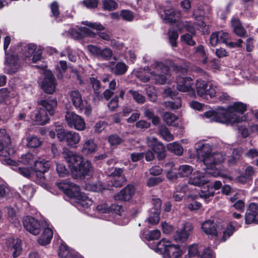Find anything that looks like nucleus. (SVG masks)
Listing matches in <instances>:
<instances>
[{"label": "nucleus", "mask_w": 258, "mask_h": 258, "mask_svg": "<svg viewBox=\"0 0 258 258\" xmlns=\"http://www.w3.org/2000/svg\"><path fill=\"white\" fill-rule=\"evenodd\" d=\"M198 159L203 162L207 166L206 173L196 171L190 177L188 183L196 186H202L209 182L207 177L221 176L220 171L213 168L215 164L221 163L224 160V156L222 153H212V147L208 144H199L197 148Z\"/></svg>", "instance_id": "1"}, {"label": "nucleus", "mask_w": 258, "mask_h": 258, "mask_svg": "<svg viewBox=\"0 0 258 258\" xmlns=\"http://www.w3.org/2000/svg\"><path fill=\"white\" fill-rule=\"evenodd\" d=\"M170 75L168 67L158 61L152 63L147 71L142 70L136 73L137 77L143 82H147L152 78L156 84L160 85L165 84Z\"/></svg>", "instance_id": "2"}, {"label": "nucleus", "mask_w": 258, "mask_h": 258, "mask_svg": "<svg viewBox=\"0 0 258 258\" xmlns=\"http://www.w3.org/2000/svg\"><path fill=\"white\" fill-rule=\"evenodd\" d=\"M47 99L41 101L42 107L35 114V118L33 115H32V119L34 120L37 124L43 125L47 123L49 119V115L53 114L54 109L57 106V101L55 98Z\"/></svg>", "instance_id": "3"}, {"label": "nucleus", "mask_w": 258, "mask_h": 258, "mask_svg": "<svg viewBox=\"0 0 258 258\" xmlns=\"http://www.w3.org/2000/svg\"><path fill=\"white\" fill-rule=\"evenodd\" d=\"M246 104L240 102H236L232 105H229L227 109H225L227 112L225 116L230 120H231V122H227V124L233 125L242 121L243 117L237 115L236 113L242 114L246 110Z\"/></svg>", "instance_id": "4"}, {"label": "nucleus", "mask_w": 258, "mask_h": 258, "mask_svg": "<svg viewBox=\"0 0 258 258\" xmlns=\"http://www.w3.org/2000/svg\"><path fill=\"white\" fill-rule=\"evenodd\" d=\"M229 38V35L228 33L223 31L215 32L210 36V43L212 46H216L219 43H224L230 48L240 47L243 42L242 40L239 39L237 42H229L227 40Z\"/></svg>", "instance_id": "5"}, {"label": "nucleus", "mask_w": 258, "mask_h": 258, "mask_svg": "<svg viewBox=\"0 0 258 258\" xmlns=\"http://www.w3.org/2000/svg\"><path fill=\"white\" fill-rule=\"evenodd\" d=\"M57 137L60 141L65 142L68 146L72 148H77L81 139L79 133L64 129H60L57 132Z\"/></svg>", "instance_id": "6"}, {"label": "nucleus", "mask_w": 258, "mask_h": 258, "mask_svg": "<svg viewBox=\"0 0 258 258\" xmlns=\"http://www.w3.org/2000/svg\"><path fill=\"white\" fill-rule=\"evenodd\" d=\"M23 55L27 62L30 63L32 60L35 63L41 58L42 50L36 44L29 43L24 47Z\"/></svg>", "instance_id": "7"}, {"label": "nucleus", "mask_w": 258, "mask_h": 258, "mask_svg": "<svg viewBox=\"0 0 258 258\" xmlns=\"http://www.w3.org/2000/svg\"><path fill=\"white\" fill-rule=\"evenodd\" d=\"M65 120L68 126L71 128L82 131L86 128L84 119L74 112L67 111L65 115Z\"/></svg>", "instance_id": "8"}, {"label": "nucleus", "mask_w": 258, "mask_h": 258, "mask_svg": "<svg viewBox=\"0 0 258 258\" xmlns=\"http://www.w3.org/2000/svg\"><path fill=\"white\" fill-rule=\"evenodd\" d=\"M43 75V79L41 81H39L41 87L45 93L52 94L55 90L56 85L55 79L49 70L44 71Z\"/></svg>", "instance_id": "9"}, {"label": "nucleus", "mask_w": 258, "mask_h": 258, "mask_svg": "<svg viewBox=\"0 0 258 258\" xmlns=\"http://www.w3.org/2000/svg\"><path fill=\"white\" fill-rule=\"evenodd\" d=\"M93 169L91 163L88 160H82L77 166H74L72 173L75 178H82L86 176H91Z\"/></svg>", "instance_id": "10"}, {"label": "nucleus", "mask_w": 258, "mask_h": 258, "mask_svg": "<svg viewBox=\"0 0 258 258\" xmlns=\"http://www.w3.org/2000/svg\"><path fill=\"white\" fill-rule=\"evenodd\" d=\"M196 88L198 95L201 97L209 96L215 97L216 94V87L211 83L198 79L196 83Z\"/></svg>", "instance_id": "11"}, {"label": "nucleus", "mask_w": 258, "mask_h": 258, "mask_svg": "<svg viewBox=\"0 0 258 258\" xmlns=\"http://www.w3.org/2000/svg\"><path fill=\"white\" fill-rule=\"evenodd\" d=\"M226 111L223 107H220L216 111H209L205 112V116L211 121L227 124V122L231 121L229 118L226 117Z\"/></svg>", "instance_id": "12"}, {"label": "nucleus", "mask_w": 258, "mask_h": 258, "mask_svg": "<svg viewBox=\"0 0 258 258\" xmlns=\"http://www.w3.org/2000/svg\"><path fill=\"white\" fill-rule=\"evenodd\" d=\"M23 225L25 229L31 234L37 235L41 231V224L35 218L31 216H26L23 219Z\"/></svg>", "instance_id": "13"}, {"label": "nucleus", "mask_w": 258, "mask_h": 258, "mask_svg": "<svg viewBox=\"0 0 258 258\" xmlns=\"http://www.w3.org/2000/svg\"><path fill=\"white\" fill-rule=\"evenodd\" d=\"M63 158L69 163L71 172L74 170V166H77L83 160L82 156L79 155L67 148H64L62 152Z\"/></svg>", "instance_id": "14"}, {"label": "nucleus", "mask_w": 258, "mask_h": 258, "mask_svg": "<svg viewBox=\"0 0 258 258\" xmlns=\"http://www.w3.org/2000/svg\"><path fill=\"white\" fill-rule=\"evenodd\" d=\"M245 221L247 224H258V203H251L245 213Z\"/></svg>", "instance_id": "15"}, {"label": "nucleus", "mask_w": 258, "mask_h": 258, "mask_svg": "<svg viewBox=\"0 0 258 258\" xmlns=\"http://www.w3.org/2000/svg\"><path fill=\"white\" fill-rule=\"evenodd\" d=\"M135 192L134 186L129 184L121 190L120 192L116 194L114 196V198L115 201H128L132 199Z\"/></svg>", "instance_id": "16"}, {"label": "nucleus", "mask_w": 258, "mask_h": 258, "mask_svg": "<svg viewBox=\"0 0 258 258\" xmlns=\"http://www.w3.org/2000/svg\"><path fill=\"white\" fill-rule=\"evenodd\" d=\"M193 227L191 224L186 223L183 227L177 230L173 235V238L176 242H184L191 233Z\"/></svg>", "instance_id": "17"}, {"label": "nucleus", "mask_w": 258, "mask_h": 258, "mask_svg": "<svg viewBox=\"0 0 258 258\" xmlns=\"http://www.w3.org/2000/svg\"><path fill=\"white\" fill-rule=\"evenodd\" d=\"M69 33L71 37L74 39H81L82 38L89 36L90 37H94L95 33L93 32L89 28L84 27H77L76 28H71L69 31Z\"/></svg>", "instance_id": "18"}, {"label": "nucleus", "mask_w": 258, "mask_h": 258, "mask_svg": "<svg viewBox=\"0 0 258 258\" xmlns=\"http://www.w3.org/2000/svg\"><path fill=\"white\" fill-rule=\"evenodd\" d=\"M160 15L164 22L166 23L175 22L180 17V13L173 8L160 11Z\"/></svg>", "instance_id": "19"}, {"label": "nucleus", "mask_w": 258, "mask_h": 258, "mask_svg": "<svg viewBox=\"0 0 258 258\" xmlns=\"http://www.w3.org/2000/svg\"><path fill=\"white\" fill-rule=\"evenodd\" d=\"M177 89L180 92L193 91L192 85L193 81L190 77H179L176 81Z\"/></svg>", "instance_id": "20"}, {"label": "nucleus", "mask_w": 258, "mask_h": 258, "mask_svg": "<svg viewBox=\"0 0 258 258\" xmlns=\"http://www.w3.org/2000/svg\"><path fill=\"white\" fill-rule=\"evenodd\" d=\"M82 24L99 31V32L97 33V34L101 39L106 41H110L111 40V37L108 33L106 32H101V31L104 30L105 27L100 23H91L88 21H83Z\"/></svg>", "instance_id": "21"}, {"label": "nucleus", "mask_w": 258, "mask_h": 258, "mask_svg": "<svg viewBox=\"0 0 258 258\" xmlns=\"http://www.w3.org/2000/svg\"><path fill=\"white\" fill-rule=\"evenodd\" d=\"M6 243L9 250L12 252L13 257H18L22 251L20 241L18 239L9 238L8 239Z\"/></svg>", "instance_id": "22"}, {"label": "nucleus", "mask_w": 258, "mask_h": 258, "mask_svg": "<svg viewBox=\"0 0 258 258\" xmlns=\"http://www.w3.org/2000/svg\"><path fill=\"white\" fill-rule=\"evenodd\" d=\"M6 65L9 70V73H14L20 66L18 57L14 55H7L6 57Z\"/></svg>", "instance_id": "23"}, {"label": "nucleus", "mask_w": 258, "mask_h": 258, "mask_svg": "<svg viewBox=\"0 0 258 258\" xmlns=\"http://www.w3.org/2000/svg\"><path fill=\"white\" fill-rule=\"evenodd\" d=\"M73 103L76 108L79 109L80 110L85 109V114L89 115L91 113V108L90 104L88 103V101L86 98H71Z\"/></svg>", "instance_id": "24"}, {"label": "nucleus", "mask_w": 258, "mask_h": 258, "mask_svg": "<svg viewBox=\"0 0 258 258\" xmlns=\"http://www.w3.org/2000/svg\"><path fill=\"white\" fill-rule=\"evenodd\" d=\"M202 229L207 235L212 237H216L218 235L217 225L213 221L207 220L202 225Z\"/></svg>", "instance_id": "25"}, {"label": "nucleus", "mask_w": 258, "mask_h": 258, "mask_svg": "<svg viewBox=\"0 0 258 258\" xmlns=\"http://www.w3.org/2000/svg\"><path fill=\"white\" fill-rule=\"evenodd\" d=\"M254 174V170L253 168L251 166H248L246 168L244 172L236 177V180L239 183L244 184L247 181L251 180Z\"/></svg>", "instance_id": "26"}, {"label": "nucleus", "mask_w": 258, "mask_h": 258, "mask_svg": "<svg viewBox=\"0 0 258 258\" xmlns=\"http://www.w3.org/2000/svg\"><path fill=\"white\" fill-rule=\"evenodd\" d=\"M97 146L93 140L89 139L84 141L82 144L81 152L84 154H91L97 151Z\"/></svg>", "instance_id": "27"}, {"label": "nucleus", "mask_w": 258, "mask_h": 258, "mask_svg": "<svg viewBox=\"0 0 258 258\" xmlns=\"http://www.w3.org/2000/svg\"><path fill=\"white\" fill-rule=\"evenodd\" d=\"M181 255V251L178 245L173 244L170 242L164 255L168 258H178Z\"/></svg>", "instance_id": "28"}, {"label": "nucleus", "mask_w": 258, "mask_h": 258, "mask_svg": "<svg viewBox=\"0 0 258 258\" xmlns=\"http://www.w3.org/2000/svg\"><path fill=\"white\" fill-rule=\"evenodd\" d=\"M58 256L59 258H79L75 251L70 250L68 247L64 244H61L59 246Z\"/></svg>", "instance_id": "29"}, {"label": "nucleus", "mask_w": 258, "mask_h": 258, "mask_svg": "<svg viewBox=\"0 0 258 258\" xmlns=\"http://www.w3.org/2000/svg\"><path fill=\"white\" fill-rule=\"evenodd\" d=\"M53 236V232L49 228H45L43 233L38 239V243L42 245H45L50 243Z\"/></svg>", "instance_id": "30"}, {"label": "nucleus", "mask_w": 258, "mask_h": 258, "mask_svg": "<svg viewBox=\"0 0 258 258\" xmlns=\"http://www.w3.org/2000/svg\"><path fill=\"white\" fill-rule=\"evenodd\" d=\"M96 208L97 211L101 213H109L110 211L113 210L115 211L116 214H120V211L121 210L122 207L120 206L115 205H112L110 207L106 203H104L98 205Z\"/></svg>", "instance_id": "31"}, {"label": "nucleus", "mask_w": 258, "mask_h": 258, "mask_svg": "<svg viewBox=\"0 0 258 258\" xmlns=\"http://www.w3.org/2000/svg\"><path fill=\"white\" fill-rule=\"evenodd\" d=\"M50 168V163L45 159H39L34 162L33 170L35 171L47 172Z\"/></svg>", "instance_id": "32"}, {"label": "nucleus", "mask_w": 258, "mask_h": 258, "mask_svg": "<svg viewBox=\"0 0 258 258\" xmlns=\"http://www.w3.org/2000/svg\"><path fill=\"white\" fill-rule=\"evenodd\" d=\"M232 26L233 27L234 32L238 36L243 37L246 33V31L242 26L239 20L237 18H233L231 20Z\"/></svg>", "instance_id": "33"}, {"label": "nucleus", "mask_w": 258, "mask_h": 258, "mask_svg": "<svg viewBox=\"0 0 258 258\" xmlns=\"http://www.w3.org/2000/svg\"><path fill=\"white\" fill-rule=\"evenodd\" d=\"M128 67L123 62H118L114 67L110 68V71L116 76H120L124 74Z\"/></svg>", "instance_id": "34"}, {"label": "nucleus", "mask_w": 258, "mask_h": 258, "mask_svg": "<svg viewBox=\"0 0 258 258\" xmlns=\"http://www.w3.org/2000/svg\"><path fill=\"white\" fill-rule=\"evenodd\" d=\"M242 152L241 149H234L232 155L228 157L227 162L228 164L229 165H235L240 160Z\"/></svg>", "instance_id": "35"}, {"label": "nucleus", "mask_w": 258, "mask_h": 258, "mask_svg": "<svg viewBox=\"0 0 258 258\" xmlns=\"http://www.w3.org/2000/svg\"><path fill=\"white\" fill-rule=\"evenodd\" d=\"M194 55L199 58H203V64L207 63V56L205 47L203 45H199L194 48Z\"/></svg>", "instance_id": "36"}, {"label": "nucleus", "mask_w": 258, "mask_h": 258, "mask_svg": "<svg viewBox=\"0 0 258 258\" xmlns=\"http://www.w3.org/2000/svg\"><path fill=\"white\" fill-rule=\"evenodd\" d=\"M69 191L68 196L70 198L76 199L80 197H82L84 199L85 198V194L80 191V187L73 183H72L71 187L70 188Z\"/></svg>", "instance_id": "37"}, {"label": "nucleus", "mask_w": 258, "mask_h": 258, "mask_svg": "<svg viewBox=\"0 0 258 258\" xmlns=\"http://www.w3.org/2000/svg\"><path fill=\"white\" fill-rule=\"evenodd\" d=\"M17 172L19 173L25 177L34 179L33 170L32 168L28 167H16L14 168Z\"/></svg>", "instance_id": "38"}, {"label": "nucleus", "mask_w": 258, "mask_h": 258, "mask_svg": "<svg viewBox=\"0 0 258 258\" xmlns=\"http://www.w3.org/2000/svg\"><path fill=\"white\" fill-rule=\"evenodd\" d=\"M194 16L195 17L197 22V25L200 27H206V25L204 21V12L202 10L197 9L194 12Z\"/></svg>", "instance_id": "39"}, {"label": "nucleus", "mask_w": 258, "mask_h": 258, "mask_svg": "<svg viewBox=\"0 0 258 258\" xmlns=\"http://www.w3.org/2000/svg\"><path fill=\"white\" fill-rule=\"evenodd\" d=\"M193 168L188 165H180L178 169V175L181 177H187L191 174Z\"/></svg>", "instance_id": "40"}, {"label": "nucleus", "mask_w": 258, "mask_h": 258, "mask_svg": "<svg viewBox=\"0 0 258 258\" xmlns=\"http://www.w3.org/2000/svg\"><path fill=\"white\" fill-rule=\"evenodd\" d=\"M161 236V232L158 229L151 230L146 234L141 235L142 239H145L148 241L154 240L158 239Z\"/></svg>", "instance_id": "41"}, {"label": "nucleus", "mask_w": 258, "mask_h": 258, "mask_svg": "<svg viewBox=\"0 0 258 258\" xmlns=\"http://www.w3.org/2000/svg\"><path fill=\"white\" fill-rule=\"evenodd\" d=\"M152 150L157 154L159 160H162L165 157V148L161 142L157 144Z\"/></svg>", "instance_id": "42"}, {"label": "nucleus", "mask_w": 258, "mask_h": 258, "mask_svg": "<svg viewBox=\"0 0 258 258\" xmlns=\"http://www.w3.org/2000/svg\"><path fill=\"white\" fill-rule=\"evenodd\" d=\"M164 104L167 109H177L181 106V101L180 98H176L172 101L165 102Z\"/></svg>", "instance_id": "43"}, {"label": "nucleus", "mask_w": 258, "mask_h": 258, "mask_svg": "<svg viewBox=\"0 0 258 258\" xmlns=\"http://www.w3.org/2000/svg\"><path fill=\"white\" fill-rule=\"evenodd\" d=\"M159 134L167 141H170L174 139L173 136L170 133L169 130L165 126H161L159 130Z\"/></svg>", "instance_id": "44"}, {"label": "nucleus", "mask_w": 258, "mask_h": 258, "mask_svg": "<svg viewBox=\"0 0 258 258\" xmlns=\"http://www.w3.org/2000/svg\"><path fill=\"white\" fill-rule=\"evenodd\" d=\"M167 148L169 151L178 156L181 155L183 153L182 146L176 142L168 144Z\"/></svg>", "instance_id": "45"}, {"label": "nucleus", "mask_w": 258, "mask_h": 258, "mask_svg": "<svg viewBox=\"0 0 258 258\" xmlns=\"http://www.w3.org/2000/svg\"><path fill=\"white\" fill-rule=\"evenodd\" d=\"M170 244V241L166 240L165 239H162L159 241L156 245V251L165 254L167 248Z\"/></svg>", "instance_id": "46"}, {"label": "nucleus", "mask_w": 258, "mask_h": 258, "mask_svg": "<svg viewBox=\"0 0 258 258\" xmlns=\"http://www.w3.org/2000/svg\"><path fill=\"white\" fill-rule=\"evenodd\" d=\"M163 119L168 125L175 126L174 122L177 119V117L171 112H166L163 114Z\"/></svg>", "instance_id": "47"}, {"label": "nucleus", "mask_w": 258, "mask_h": 258, "mask_svg": "<svg viewBox=\"0 0 258 258\" xmlns=\"http://www.w3.org/2000/svg\"><path fill=\"white\" fill-rule=\"evenodd\" d=\"M102 4L103 9L109 11H113L118 7V4L113 0H104Z\"/></svg>", "instance_id": "48"}, {"label": "nucleus", "mask_w": 258, "mask_h": 258, "mask_svg": "<svg viewBox=\"0 0 258 258\" xmlns=\"http://www.w3.org/2000/svg\"><path fill=\"white\" fill-rule=\"evenodd\" d=\"M234 223L231 221L227 227L226 229L223 232V236L222 238V241L225 242L228 238L232 235L235 230L233 226Z\"/></svg>", "instance_id": "49"}, {"label": "nucleus", "mask_w": 258, "mask_h": 258, "mask_svg": "<svg viewBox=\"0 0 258 258\" xmlns=\"http://www.w3.org/2000/svg\"><path fill=\"white\" fill-rule=\"evenodd\" d=\"M27 146L30 148H37L40 146L41 142L39 138L35 136L27 138Z\"/></svg>", "instance_id": "50"}, {"label": "nucleus", "mask_w": 258, "mask_h": 258, "mask_svg": "<svg viewBox=\"0 0 258 258\" xmlns=\"http://www.w3.org/2000/svg\"><path fill=\"white\" fill-rule=\"evenodd\" d=\"M34 158L30 153H27L22 155L20 158L19 162L25 165H30L34 162Z\"/></svg>", "instance_id": "51"}, {"label": "nucleus", "mask_w": 258, "mask_h": 258, "mask_svg": "<svg viewBox=\"0 0 258 258\" xmlns=\"http://www.w3.org/2000/svg\"><path fill=\"white\" fill-rule=\"evenodd\" d=\"M215 194V190H213L212 186H208L207 190H202L199 192V196L201 198L205 199L206 200L213 197Z\"/></svg>", "instance_id": "52"}, {"label": "nucleus", "mask_w": 258, "mask_h": 258, "mask_svg": "<svg viewBox=\"0 0 258 258\" xmlns=\"http://www.w3.org/2000/svg\"><path fill=\"white\" fill-rule=\"evenodd\" d=\"M72 182L68 180H63L57 183L58 187L62 190L65 194L69 195V190L71 187Z\"/></svg>", "instance_id": "53"}, {"label": "nucleus", "mask_w": 258, "mask_h": 258, "mask_svg": "<svg viewBox=\"0 0 258 258\" xmlns=\"http://www.w3.org/2000/svg\"><path fill=\"white\" fill-rule=\"evenodd\" d=\"M160 213L154 212L153 211H150V215L147 219L148 222L151 224H157L160 220Z\"/></svg>", "instance_id": "54"}, {"label": "nucleus", "mask_w": 258, "mask_h": 258, "mask_svg": "<svg viewBox=\"0 0 258 258\" xmlns=\"http://www.w3.org/2000/svg\"><path fill=\"white\" fill-rule=\"evenodd\" d=\"M178 37L177 31L170 29L168 31V38L169 42L172 47L176 46V40Z\"/></svg>", "instance_id": "55"}, {"label": "nucleus", "mask_w": 258, "mask_h": 258, "mask_svg": "<svg viewBox=\"0 0 258 258\" xmlns=\"http://www.w3.org/2000/svg\"><path fill=\"white\" fill-rule=\"evenodd\" d=\"M45 172L43 171H35L33 170L34 179L32 180H34L38 184L43 183L45 179L44 175Z\"/></svg>", "instance_id": "56"}, {"label": "nucleus", "mask_w": 258, "mask_h": 258, "mask_svg": "<svg viewBox=\"0 0 258 258\" xmlns=\"http://www.w3.org/2000/svg\"><path fill=\"white\" fill-rule=\"evenodd\" d=\"M120 16L123 20L130 22L132 21L134 19L133 13L130 10H121L120 13Z\"/></svg>", "instance_id": "57"}, {"label": "nucleus", "mask_w": 258, "mask_h": 258, "mask_svg": "<svg viewBox=\"0 0 258 258\" xmlns=\"http://www.w3.org/2000/svg\"><path fill=\"white\" fill-rule=\"evenodd\" d=\"M112 56V51L108 47L101 49L99 57L105 60H109Z\"/></svg>", "instance_id": "58"}, {"label": "nucleus", "mask_w": 258, "mask_h": 258, "mask_svg": "<svg viewBox=\"0 0 258 258\" xmlns=\"http://www.w3.org/2000/svg\"><path fill=\"white\" fill-rule=\"evenodd\" d=\"M152 205L153 207L150 209L151 211H153L154 212L160 213L161 212V207L162 205V202L159 198H154L152 199Z\"/></svg>", "instance_id": "59"}, {"label": "nucleus", "mask_w": 258, "mask_h": 258, "mask_svg": "<svg viewBox=\"0 0 258 258\" xmlns=\"http://www.w3.org/2000/svg\"><path fill=\"white\" fill-rule=\"evenodd\" d=\"M126 181L124 176H117L113 177L111 180V183L112 186L117 187H120Z\"/></svg>", "instance_id": "60"}, {"label": "nucleus", "mask_w": 258, "mask_h": 258, "mask_svg": "<svg viewBox=\"0 0 258 258\" xmlns=\"http://www.w3.org/2000/svg\"><path fill=\"white\" fill-rule=\"evenodd\" d=\"M108 140L111 146H117L122 142V139L117 135L109 136Z\"/></svg>", "instance_id": "61"}, {"label": "nucleus", "mask_w": 258, "mask_h": 258, "mask_svg": "<svg viewBox=\"0 0 258 258\" xmlns=\"http://www.w3.org/2000/svg\"><path fill=\"white\" fill-rule=\"evenodd\" d=\"M23 193L26 195L28 198H31L35 192L34 188L32 185H24L22 189Z\"/></svg>", "instance_id": "62"}, {"label": "nucleus", "mask_w": 258, "mask_h": 258, "mask_svg": "<svg viewBox=\"0 0 258 258\" xmlns=\"http://www.w3.org/2000/svg\"><path fill=\"white\" fill-rule=\"evenodd\" d=\"M181 41L189 45L194 46L196 44V42L192 39V36L189 34H186L181 36Z\"/></svg>", "instance_id": "63"}, {"label": "nucleus", "mask_w": 258, "mask_h": 258, "mask_svg": "<svg viewBox=\"0 0 258 258\" xmlns=\"http://www.w3.org/2000/svg\"><path fill=\"white\" fill-rule=\"evenodd\" d=\"M82 4L88 9H94L97 7L99 3L98 0H84Z\"/></svg>", "instance_id": "64"}]
</instances>
